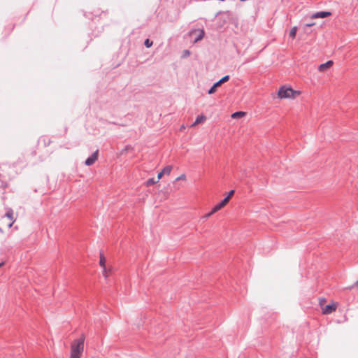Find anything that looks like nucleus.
Segmentation results:
<instances>
[{
    "mask_svg": "<svg viewBox=\"0 0 358 358\" xmlns=\"http://www.w3.org/2000/svg\"><path fill=\"white\" fill-rule=\"evenodd\" d=\"M84 342L85 336L82 334L80 338L71 343L70 358H80L84 350Z\"/></svg>",
    "mask_w": 358,
    "mask_h": 358,
    "instance_id": "nucleus-1",
    "label": "nucleus"
},
{
    "mask_svg": "<svg viewBox=\"0 0 358 358\" xmlns=\"http://www.w3.org/2000/svg\"><path fill=\"white\" fill-rule=\"evenodd\" d=\"M296 94H299V92L294 91L292 88L285 87H281L278 91V96L281 99L294 98Z\"/></svg>",
    "mask_w": 358,
    "mask_h": 358,
    "instance_id": "nucleus-2",
    "label": "nucleus"
},
{
    "mask_svg": "<svg viewBox=\"0 0 358 358\" xmlns=\"http://www.w3.org/2000/svg\"><path fill=\"white\" fill-rule=\"evenodd\" d=\"M229 80V76L227 75L219 80L217 82L215 83L209 89L208 93L209 94H213L216 91V88L220 87L222 84L227 82Z\"/></svg>",
    "mask_w": 358,
    "mask_h": 358,
    "instance_id": "nucleus-3",
    "label": "nucleus"
},
{
    "mask_svg": "<svg viewBox=\"0 0 358 358\" xmlns=\"http://www.w3.org/2000/svg\"><path fill=\"white\" fill-rule=\"evenodd\" d=\"M330 15H331V12H329V11H320V12H316V13H313L311 15L310 17L312 19L324 18V17H329Z\"/></svg>",
    "mask_w": 358,
    "mask_h": 358,
    "instance_id": "nucleus-4",
    "label": "nucleus"
},
{
    "mask_svg": "<svg viewBox=\"0 0 358 358\" xmlns=\"http://www.w3.org/2000/svg\"><path fill=\"white\" fill-rule=\"evenodd\" d=\"M98 159V150L95 151L91 156H90L86 160H85V165L86 166H91Z\"/></svg>",
    "mask_w": 358,
    "mask_h": 358,
    "instance_id": "nucleus-5",
    "label": "nucleus"
},
{
    "mask_svg": "<svg viewBox=\"0 0 358 358\" xmlns=\"http://www.w3.org/2000/svg\"><path fill=\"white\" fill-rule=\"evenodd\" d=\"M228 203V198H224L219 203L213 208V213H216Z\"/></svg>",
    "mask_w": 358,
    "mask_h": 358,
    "instance_id": "nucleus-6",
    "label": "nucleus"
},
{
    "mask_svg": "<svg viewBox=\"0 0 358 358\" xmlns=\"http://www.w3.org/2000/svg\"><path fill=\"white\" fill-rule=\"evenodd\" d=\"M336 309V306L334 303L327 305L322 310L324 314H330Z\"/></svg>",
    "mask_w": 358,
    "mask_h": 358,
    "instance_id": "nucleus-7",
    "label": "nucleus"
},
{
    "mask_svg": "<svg viewBox=\"0 0 358 358\" xmlns=\"http://www.w3.org/2000/svg\"><path fill=\"white\" fill-rule=\"evenodd\" d=\"M105 263H106V259H105L102 253H101L100 254L99 264L103 268V275L106 278H107V271H106V268Z\"/></svg>",
    "mask_w": 358,
    "mask_h": 358,
    "instance_id": "nucleus-8",
    "label": "nucleus"
},
{
    "mask_svg": "<svg viewBox=\"0 0 358 358\" xmlns=\"http://www.w3.org/2000/svg\"><path fill=\"white\" fill-rule=\"evenodd\" d=\"M332 64H333V62L331 60L327 61V62L320 64L318 67V70L320 71H324L327 69L331 66Z\"/></svg>",
    "mask_w": 358,
    "mask_h": 358,
    "instance_id": "nucleus-9",
    "label": "nucleus"
},
{
    "mask_svg": "<svg viewBox=\"0 0 358 358\" xmlns=\"http://www.w3.org/2000/svg\"><path fill=\"white\" fill-rule=\"evenodd\" d=\"M6 217H8L11 222L8 224V227H10L13 222H15V220L13 218V211L12 209L9 208L7 212L6 213Z\"/></svg>",
    "mask_w": 358,
    "mask_h": 358,
    "instance_id": "nucleus-10",
    "label": "nucleus"
},
{
    "mask_svg": "<svg viewBox=\"0 0 358 358\" xmlns=\"http://www.w3.org/2000/svg\"><path fill=\"white\" fill-rule=\"evenodd\" d=\"M198 31H199V34L194 38V43H197L198 41H201L204 37V35H205V32H204L203 29H199Z\"/></svg>",
    "mask_w": 358,
    "mask_h": 358,
    "instance_id": "nucleus-11",
    "label": "nucleus"
},
{
    "mask_svg": "<svg viewBox=\"0 0 358 358\" xmlns=\"http://www.w3.org/2000/svg\"><path fill=\"white\" fill-rule=\"evenodd\" d=\"M206 120V117L204 115H199L194 122L192 124V126H195L198 124L203 122Z\"/></svg>",
    "mask_w": 358,
    "mask_h": 358,
    "instance_id": "nucleus-12",
    "label": "nucleus"
},
{
    "mask_svg": "<svg viewBox=\"0 0 358 358\" xmlns=\"http://www.w3.org/2000/svg\"><path fill=\"white\" fill-rule=\"evenodd\" d=\"M245 115V113L244 112H242V111H237V112H235L232 115H231V117L232 118H234V119H236V118H240V117H242Z\"/></svg>",
    "mask_w": 358,
    "mask_h": 358,
    "instance_id": "nucleus-13",
    "label": "nucleus"
},
{
    "mask_svg": "<svg viewBox=\"0 0 358 358\" xmlns=\"http://www.w3.org/2000/svg\"><path fill=\"white\" fill-rule=\"evenodd\" d=\"M172 166H166L162 171L164 174L169 175L172 171Z\"/></svg>",
    "mask_w": 358,
    "mask_h": 358,
    "instance_id": "nucleus-14",
    "label": "nucleus"
},
{
    "mask_svg": "<svg viewBox=\"0 0 358 358\" xmlns=\"http://www.w3.org/2000/svg\"><path fill=\"white\" fill-rule=\"evenodd\" d=\"M296 31H297V27H292L289 32V37L292 38V39L294 38L296 36Z\"/></svg>",
    "mask_w": 358,
    "mask_h": 358,
    "instance_id": "nucleus-15",
    "label": "nucleus"
},
{
    "mask_svg": "<svg viewBox=\"0 0 358 358\" xmlns=\"http://www.w3.org/2000/svg\"><path fill=\"white\" fill-rule=\"evenodd\" d=\"M157 182L158 180H155L154 178H150L146 181V185L150 186L152 185L157 183Z\"/></svg>",
    "mask_w": 358,
    "mask_h": 358,
    "instance_id": "nucleus-16",
    "label": "nucleus"
},
{
    "mask_svg": "<svg viewBox=\"0 0 358 358\" xmlns=\"http://www.w3.org/2000/svg\"><path fill=\"white\" fill-rule=\"evenodd\" d=\"M152 41L148 38H147L144 42V45L146 48H150L152 45Z\"/></svg>",
    "mask_w": 358,
    "mask_h": 358,
    "instance_id": "nucleus-17",
    "label": "nucleus"
},
{
    "mask_svg": "<svg viewBox=\"0 0 358 358\" xmlns=\"http://www.w3.org/2000/svg\"><path fill=\"white\" fill-rule=\"evenodd\" d=\"M215 213H213V209L211 210L210 212H209L208 213L206 214L205 215H203L201 219L203 220H206L208 219L209 217H210L213 214H214Z\"/></svg>",
    "mask_w": 358,
    "mask_h": 358,
    "instance_id": "nucleus-18",
    "label": "nucleus"
},
{
    "mask_svg": "<svg viewBox=\"0 0 358 358\" xmlns=\"http://www.w3.org/2000/svg\"><path fill=\"white\" fill-rule=\"evenodd\" d=\"M234 190H231L229 192L228 195L225 198H228V201H229L230 198L234 195Z\"/></svg>",
    "mask_w": 358,
    "mask_h": 358,
    "instance_id": "nucleus-19",
    "label": "nucleus"
},
{
    "mask_svg": "<svg viewBox=\"0 0 358 358\" xmlns=\"http://www.w3.org/2000/svg\"><path fill=\"white\" fill-rule=\"evenodd\" d=\"M185 178H186L185 175V174H182L181 176H180L179 177H178L176 178V180H185Z\"/></svg>",
    "mask_w": 358,
    "mask_h": 358,
    "instance_id": "nucleus-20",
    "label": "nucleus"
},
{
    "mask_svg": "<svg viewBox=\"0 0 358 358\" xmlns=\"http://www.w3.org/2000/svg\"><path fill=\"white\" fill-rule=\"evenodd\" d=\"M163 175H164V173H162V171H161V172H159V173H158V176H157V180H158V181H159V180L160 178H162V177L163 176Z\"/></svg>",
    "mask_w": 358,
    "mask_h": 358,
    "instance_id": "nucleus-21",
    "label": "nucleus"
},
{
    "mask_svg": "<svg viewBox=\"0 0 358 358\" xmlns=\"http://www.w3.org/2000/svg\"><path fill=\"white\" fill-rule=\"evenodd\" d=\"M314 24H315V23H314V22H310V23H307V24H306V27H310L313 26Z\"/></svg>",
    "mask_w": 358,
    "mask_h": 358,
    "instance_id": "nucleus-22",
    "label": "nucleus"
},
{
    "mask_svg": "<svg viewBox=\"0 0 358 358\" xmlns=\"http://www.w3.org/2000/svg\"><path fill=\"white\" fill-rule=\"evenodd\" d=\"M185 54L187 55H189V51L185 50Z\"/></svg>",
    "mask_w": 358,
    "mask_h": 358,
    "instance_id": "nucleus-23",
    "label": "nucleus"
},
{
    "mask_svg": "<svg viewBox=\"0 0 358 358\" xmlns=\"http://www.w3.org/2000/svg\"><path fill=\"white\" fill-rule=\"evenodd\" d=\"M4 264V262L0 263V268Z\"/></svg>",
    "mask_w": 358,
    "mask_h": 358,
    "instance_id": "nucleus-24",
    "label": "nucleus"
},
{
    "mask_svg": "<svg viewBox=\"0 0 358 358\" xmlns=\"http://www.w3.org/2000/svg\"><path fill=\"white\" fill-rule=\"evenodd\" d=\"M221 13H222L221 11L217 12V14H216V16H217L218 15H220Z\"/></svg>",
    "mask_w": 358,
    "mask_h": 358,
    "instance_id": "nucleus-25",
    "label": "nucleus"
},
{
    "mask_svg": "<svg viewBox=\"0 0 358 358\" xmlns=\"http://www.w3.org/2000/svg\"><path fill=\"white\" fill-rule=\"evenodd\" d=\"M355 286H358V280L355 283Z\"/></svg>",
    "mask_w": 358,
    "mask_h": 358,
    "instance_id": "nucleus-26",
    "label": "nucleus"
}]
</instances>
